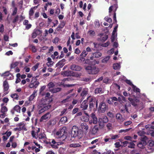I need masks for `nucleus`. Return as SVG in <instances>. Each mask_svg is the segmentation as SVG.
<instances>
[{"label": "nucleus", "mask_w": 154, "mask_h": 154, "mask_svg": "<svg viewBox=\"0 0 154 154\" xmlns=\"http://www.w3.org/2000/svg\"><path fill=\"white\" fill-rule=\"evenodd\" d=\"M120 66L118 63H115L113 64V68L115 70H117L120 69Z\"/></svg>", "instance_id": "nucleus-31"}, {"label": "nucleus", "mask_w": 154, "mask_h": 154, "mask_svg": "<svg viewBox=\"0 0 154 154\" xmlns=\"http://www.w3.org/2000/svg\"><path fill=\"white\" fill-rule=\"evenodd\" d=\"M40 106L43 107V108L41 109L40 111H39V114H40L43 112L47 109V108L45 107V104H42Z\"/></svg>", "instance_id": "nucleus-35"}, {"label": "nucleus", "mask_w": 154, "mask_h": 154, "mask_svg": "<svg viewBox=\"0 0 154 154\" xmlns=\"http://www.w3.org/2000/svg\"><path fill=\"white\" fill-rule=\"evenodd\" d=\"M66 60L65 59H63L62 60L59 61V62L56 64V66L59 68H61L65 65V62Z\"/></svg>", "instance_id": "nucleus-18"}, {"label": "nucleus", "mask_w": 154, "mask_h": 154, "mask_svg": "<svg viewBox=\"0 0 154 154\" xmlns=\"http://www.w3.org/2000/svg\"><path fill=\"white\" fill-rule=\"evenodd\" d=\"M88 100H85L84 101L82 102L80 105V108L82 109V110H85L88 107V103H87V101Z\"/></svg>", "instance_id": "nucleus-17"}, {"label": "nucleus", "mask_w": 154, "mask_h": 154, "mask_svg": "<svg viewBox=\"0 0 154 154\" xmlns=\"http://www.w3.org/2000/svg\"><path fill=\"white\" fill-rule=\"evenodd\" d=\"M146 143H147L139 142L138 144H137V146H138V147L141 149H143L144 148V146L146 145Z\"/></svg>", "instance_id": "nucleus-24"}, {"label": "nucleus", "mask_w": 154, "mask_h": 154, "mask_svg": "<svg viewBox=\"0 0 154 154\" xmlns=\"http://www.w3.org/2000/svg\"><path fill=\"white\" fill-rule=\"evenodd\" d=\"M86 116L83 117L82 118V121L85 122H87L89 121V116L88 114L87 113H85Z\"/></svg>", "instance_id": "nucleus-30"}, {"label": "nucleus", "mask_w": 154, "mask_h": 154, "mask_svg": "<svg viewBox=\"0 0 154 154\" xmlns=\"http://www.w3.org/2000/svg\"><path fill=\"white\" fill-rule=\"evenodd\" d=\"M102 91V88H97L95 90V94H97L100 93Z\"/></svg>", "instance_id": "nucleus-43"}, {"label": "nucleus", "mask_w": 154, "mask_h": 154, "mask_svg": "<svg viewBox=\"0 0 154 154\" xmlns=\"http://www.w3.org/2000/svg\"><path fill=\"white\" fill-rule=\"evenodd\" d=\"M80 61H81L82 62H83L85 61V64H88L89 65H91L94 64L95 65V64L97 63V61L96 60H94V61L92 62H91L89 60L87 59L86 60H85V58H84L83 57H82L80 58V60H79Z\"/></svg>", "instance_id": "nucleus-15"}, {"label": "nucleus", "mask_w": 154, "mask_h": 154, "mask_svg": "<svg viewBox=\"0 0 154 154\" xmlns=\"http://www.w3.org/2000/svg\"><path fill=\"white\" fill-rule=\"evenodd\" d=\"M122 144H123V146H126L127 144H129V142H128L127 141H125L122 142Z\"/></svg>", "instance_id": "nucleus-62"}, {"label": "nucleus", "mask_w": 154, "mask_h": 154, "mask_svg": "<svg viewBox=\"0 0 154 154\" xmlns=\"http://www.w3.org/2000/svg\"><path fill=\"white\" fill-rule=\"evenodd\" d=\"M116 118L118 120V121H119L121 122H122L124 121V119L122 117V115L120 113H117L116 114Z\"/></svg>", "instance_id": "nucleus-23"}, {"label": "nucleus", "mask_w": 154, "mask_h": 154, "mask_svg": "<svg viewBox=\"0 0 154 154\" xmlns=\"http://www.w3.org/2000/svg\"><path fill=\"white\" fill-rule=\"evenodd\" d=\"M10 97L16 100L18 99V95L16 94H11V95H10Z\"/></svg>", "instance_id": "nucleus-37"}, {"label": "nucleus", "mask_w": 154, "mask_h": 154, "mask_svg": "<svg viewBox=\"0 0 154 154\" xmlns=\"http://www.w3.org/2000/svg\"><path fill=\"white\" fill-rule=\"evenodd\" d=\"M116 32H114L113 31L112 32V35L111 37V42H112L114 41V39H115V37L114 36V35L115 34Z\"/></svg>", "instance_id": "nucleus-54"}, {"label": "nucleus", "mask_w": 154, "mask_h": 154, "mask_svg": "<svg viewBox=\"0 0 154 154\" xmlns=\"http://www.w3.org/2000/svg\"><path fill=\"white\" fill-rule=\"evenodd\" d=\"M116 3V0H114ZM118 8V5L117 4L115 3L113 5H111V6L109 7V9H108V12H109V16H110L112 15V13L113 12V20H114V23H116L117 21H116V13L115 12L116 11V9Z\"/></svg>", "instance_id": "nucleus-3"}, {"label": "nucleus", "mask_w": 154, "mask_h": 154, "mask_svg": "<svg viewBox=\"0 0 154 154\" xmlns=\"http://www.w3.org/2000/svg\"><path fill=\"white\" fill-rule=\"evenodd\" d=\"M83 131L81 129H79L76 126H74L72 128L71 136L72 137L80 139L83 136Z\"/></svg>", "instance_id": "nucleus-2"}, {"label": "nucleus", "mask_w": 154, "mask_h": 154, "mask_svg": "<svg viewBox=\"0 0 154 154\" xmlns=\"http://www.w3.org/2000/svg\"><path fill=\"white\" fill-rule=\"evenodd\" d=\"M3 87L4 94L3 96H5L8 93V89L9 86L7 80H5L3 82Z\"/></svg>", "instance_id": "nucleus-11"}, {"label": "nucleus", "mask_w": 154, "mask_h": 154, "mask_svg": "<svg viewBox=\"0 0 154 154\" xmlns=\"http://www.w3.org/2000/svg\"><path fill=\"white\" fill-rule=\"evenodd\" d=\"M104 127V125H95L93 128H92V130H91V132L92 134H96L98 131L100 129H102Z\"/></svg>", "instance_id": "nucleus-12"}, {"label": "nucleus", "mask_w": 154, "mask_h": 154, "mask_svg": "<svg viewBox=\"0 0 154 154\" xmlns=\"http://www.w3.org/2000/svg\"><path fill=\"white\" fill-rule=\"evenodd\" d=\"M46 143L51 146L53 149H57L58 148L57 146L59 145V143L57 142L54 139H49V141H46Z\"/></svg>", "instance_id": "nucleus-8"}, {"label": "nucleus", "mask_w": 154, "mask_h": 154, "mask_svg": "<svg viewBox=\"0 0 154 154\" xmlns=\"http://www.w3.org/2000/svg\"><path fill=\"white\" fill-rule=\"evenodd\" d=\"M18 18H19V17L18 15H17V16H15V17H14V19L13 20V23H16L18 20Z\"/></svg>", "instance_id": "nucleus-50"}, {"label": "nucleus", "mask_w": 154, "mask_h": 154, "mask_svg": "<svg viewBox=\"0 0 154 154\" xmlns=\"http://www.w3.org/2000/svg\"><path fill=\"white\" fill-rule=\"evenodd\" d=\"M66 128L65 127H63L61 129L59 130L56 132V137L60 139V140L63 141L66 138L67 136V132L66 131Z\"/></svg>", "instance_id": "nucleus-4"}, {"label": "nucleus", "mask_w": 154, "mask_h": 154, "mask_svg": "<svg viewBox=\"0 0 154 154\" xmlns=\"http://www.w3.org/2000/svg\"><path fill=\"white\" fill-rule=\"evenodd\" d=\"M93 45H94V48L96 49V50H98V49L99 48V44L97 43L94 42L93 43Z\"/></svg>", "instance_id": "nucleus-47"}, {"label": "nucleus", "mask_w": 154, "mask_h": 154, "mask_svg": "<svg viewBox=\"0 0 154 154\" xmlns=\"http://www.w3.org/2000/svg\"><path fill=\"white\" fill-rule=\"evenodd\" d=\"M51 116V114L49 112H48L41 117L40 119V122H42L44 120L49 119Z\"/></svg>", "instance_id": "nucleus-14"}, {"label": "nucleus", "mask_w": 154, "mask_h": 154, "mask_svg": "<svg viewBox=\"0 0 154 154\" xmlns=\"http://www.w3.org/2000/svg\"><path fill=\"white\" fill-rule=\"evenodd\" d=\"M34 11L33 10V8H31L30 9L29 11V17H31L33 15Z\"/></svg>", "instance_id": "nucleus-51"}, {"label": "nucleus", "mask_w": 154, "mask_h": 154, "mask_svg": "<svg viewBox=\"0 0 154 154\" xmlns=\"http://www.w3.org/2000/svg\"><path fill=\"white\" fill-rule=\"evenodd\" d=\"M80 127H81V128H82V130L83 131H84V133H86L87 132L88 127V126H87L86 123L83 122L82 123L81 125H80Z\"/></svg>", "instance_id": "nucleus-19"}, {"label": "nucleus", "mask_w": 154, "mask_h": 154, "mask_svg": "<svg viewBox=\"0 0 154 154\" xmlns=\"http://www.w3.org/2000/svg\"><path fill=\"white\" fill-rule=\"evenodd\" d=\"M38 137L40 139H44L45 140L46 137H45V134L43 133H41L38 136Z\"/></svg>", "instance_id": "nucleus-36"}, {"label": "nucleus", "mask_w": 154, "mask_h": 154, "mask_svg": "<svg viewBox=\"0 0 154 154\" xmlns=\"http://www.w3.org/2000/svg\"><path fill=\"white\" fill-rule=\"evenodd\" d=\"M19 64V62H15L14 63L11 64L10 65V68L12 69L13 68H15Z\"/></svg>", "instance_id": "nucleus-34"}, {"label": "nucleus", "mask_w": 154, "mask_h": 154, "mask_svg": "<svg viewBox=\"0 0 154 154\" xmlns=\"http://www.w3.org/2000/svg\"><path fill=\"white\" fill-rule=\"evenodd\" d=\"M147 137L146 136H144L141 138L140 141L139 142L147 143Z\"/></svg>", "instance_id": "nucleus-33"}, {"label": "nucleus", "mask_w": 154, "mask_h": 154, "mask_svg": "<svg viewBox=\"0 0 154 154\" xmlns=\"http://www.w3.org/2000/svg\"><path fill=\"white\" fill-rule=\"evenodd\" d=\"M70 68L72 71H79L82 69L81 66L75 64H73L70 66Z\"/></svg>", "instance_id": "nucleus-16"}, {"label": "nucleus", "mask_w": 154, "mask_h": 154, "mask_svg": "<svg viewBox=\"0 0 154 154\" xmlns=\"http://www.w3.org/2000/svg\"><path fill=\"white\" fill-rule=\"evenodd\" d=\"M85 69L88 73L89 74L95 75L99 72V69L94 65H91L85 66Z\"/></svg>", "instance_id": "nucleus-5"}, {"label": "nucleus", "mask_w": 154, "mask_h": 154, "mask_svg": "<svg viewBox=\"0 0 154 154\" xmlns=\"http://www.w3.org/2000/svg\"><path fill=\"white\" fill-rule=\"evenodd\" d=\"M87 100H88V102H89V109H90V110L91 111L93 110L94 111H95V109L94 108V103H95L96 104V108L97 109V107H98L97 100L95 101L94 98L92 97L91 96L87 97Z\"/></svg>", "instance_id": "nucleus-6"}, {"label": "nucleus", "mask_w": 154, "mask_h": 154, "mask_svg": "<svg viewBox=\"0 0 154 154\" xmlns=\"http://www.w3.org/2000/svg\"><path fill=\"white\" fill-rule=\"evenodd\" d=\"M72 73V72L71 71H66L63 72V75H64L67 76H70Z\"/></svg>", "instance_id": "nucleus-27"}, {"label": "nucleus", "mask_w": 154, "mask_h": 154, "mask_svg": "<svg viewBox=\"0 0 154 154\" xmlns=\"http://www.w3.org/2000/svg\"><path fill=\"white\" fill-rule=\"evenodd\" d=\"M99 112L104 113L108 109V105L105 103L102 102L100 103L98 109Z\"/></svg>", "instance_id": "nucleus-7"}, {"label": "nucleus", "mask_w": 154, "mask_h": 154, "mask_svg": "<svg viewBox=\"0 0 154 154\" xmlns=\"http://www.w3.org/2000/svg\"><path fill=\"white\" fill-rule=\"evenodd\" d=\"M132 88H133V89L134 92L138 93L140 92V90L138 88L136 87L135 86L133 85V86L132 87Z\"/></svg>", "instance_id": "nucleus-39"}, {"label": "nucleus", "mask_w": 154, "mask_h": 154, "mask_svg": "<svg viewBox=\"0 0 154 154\" xmlns=\"http://www.w3.org/2000/svg\"><path fill=\"white\" fill-rule=\"evenodd\" d=\"M110 43L109 42H107L104 44H102V46L105 47H108Z\"/></svg>", "instance_id": "nucleus-56"}, {"label": "nucleus", "mask_w": 154, "mask_h": 154, "mask_svg": "<svg viewBox=\"0 0 154 154\" xmlns=\"http://www.w3.org/2000/svg\"><path fill=\"white\" fill-rule=\"evenodd\" d=\"M69 98H70V96H68L67 97H66V98L63 100L61 102H62V103H66V102H69Z\"/></svg>", "instance_id": "nucleus-46"}, {"label": "nucleus", "mask_w": 154, "mask_h": 154, "mask_svg": "<svg viewBox=\"0 0 154 154\" xmlns=\"http://www.w3.org/2000/svg\"><path fill=\"white\" fill-rule=\"evenodd\" d=\"M55 86V85L52 82H50L48 84V87L49 89L53 88Z\"/></svg>", "instance_id": "nucleus-45"}, {"label": "nucleus", "mask_w": 154, "mask_h": 154, "mask_svg": "<svg viewBox=\"0 0 154 154\" xmlns=\"http://www.w3.org/2000/svg\"><path fill=\"white\" fill-rule=\"evenodd\" d=\"M92 57H95L96 58H98L102 56V54L99 52L98 50H97L95 52L92 53Z\"/></svg>", "instance_id": "nucleus-21"}, {"label": "nucleus", "mask_w": 154, "mask_h": 154, "mask_svg": "<svg viewBox=\"0 0 154 154\" xmlns=\"http://www.w3.org/2000/svg\"><path fill=\"white\" fill-rule=\"evenodd\" d=\"M88 91L87 89H83V90L82 91V93L80 94V96L82 97V99H84L85 97L88 94Z\"/></svg>", "instance_id": "nucleus-20"}, {"label": "nucleus", "mask_w": 154, "mask_h": 154, "mask_svg": "<svg viewBox=\"0 0 154 154\" xmlns=\"http://www.w3.org/2000/svg\"><path fill=\"white\" fill-rule=\"evenodd\" d=\"M90 118L91 119V120H88V123L90 124H91L93 123L96 124L97 123V118L95 116V113L92 112L90 115Z\"/></svg>", "instance_id": "nucleus-10"}, {"label": "nucleus", "mask_w": 154, "mask_h": 154, "mask_svg": "<svg viewBox=\"0 0 154 154\" xmlns=\"http://www.w3.org/2000/svg\"><path fill=\"white\" fill-rule=\"evenodd\" d=\"M67 121V117L66 116L63 117L61 118L60 121H59V122L62 124H64L66 123Z\"/></svg>", "instance_id": "nucleus-29"}, {"label": "nucleus", "mask_w": 154, "mask_h": 154, "mask_svg": "<svg viewBox=\"0 0 154 154\" xmlns=\"http://www.w3.org/2000/svg\"><path fill=\"white\" fill-rule=\"evenodd\" d=\"M119 137L118 135H112L111 138L112 140H115Z\"/></svg>", "instance_id": "nucleus-60"}, {"label": "nucleus", "mask_w": 154, "mask_h": 154, "mask_svg": "<svg viewBox=\"0 0 154 154\" xmlns=\"http://www.w3.org/2000/svg\"><path fill=\"white\" fill-rule=\"evenodd\" d=\"M128 147L131 149H134V144L133 142H129V144L128 146Z\"/></svg>", "instance_id": "nucleus-44"}, {"label": "nucleus", "mask_w": 154, "mask_h": 154, "mask_svg": "<svg viewBox=\"0 0 154 154\" xmlns=\"http://www.w3.org/2000/svg\"><path fill=\"white\" fill-rule=\"evenodd\" d=\"M128 100H129L131 103L128 101V102L125 103V107H130L131 106V105L134 107H136L140 106L142 105L143 103L140 101L138 98L135 96H131V97L128 98Z\"/></svg>", "instance_id": "nucleus-1"}, {"label": "nucleus", "mask_w": 154, "mask_h": 154, "mask_svg": "<svg viewBox=\"0 0 154 154\" xmlns=\"http://www.w3.org/2000/svg\"><path fill=\"white\" fill-rule=\"evenodd\" d=\"M35 97V93L34 92L32 94L29 96V101H32L33 100L34 98Z\"/></svg>", "instance_id": "nucleus-41"}, {"label": "nucleus", "mask_w": 154, "mask_h": 154, "mask_svg": "<svg viewBox=\"0 0 154 154\" xmlns=\"http://www.w3.org/2000/svg\"><path fill=\"white\" fill-rule=\"evenodd\" d=\"M38 77V76L36 77H33L32 78V80L31 82V83L29 84V86L30 88H36L38 86L39 83L37 81V79L36 78Z\"/></svg>", "instance_id": "nucleus-9"}, {"label": "nucleus", "mask_w": 154, "mask_h": 154, "mask_svg": "<svg viewBox=\"0 0 154 154\" xmlns=\"http://www.w3.org/2000/svg\"><path fill=\"white\" fill-rule=\"evenodd\" d=\"M108 122V119L105 116H104L101 118H100L99 119V121L97 122L99 123V125H103L104 123H106Z\"/></svg>", "instance_id": "nucleus-13"}, {"label": "nucleus", "mask_w": 154, "mask_h": 154, "mask_svg": "<svg viewBox=\"0 0 154 154\" xmlns=\"http://www.w3.org/2000/svg\"><path fill=\"white\" fill-rule=\"evenodd\" d=\"M65 25V22L62 21H61L59 26H58V27L57 28V30L58 31H59L60 30V29H62Z\"/></svg>", "instance_id": "nucleus-22"}, {"label": "nucleus", "mask_w": 154, "mask_h": 154, "mask_svg": "<svg viewBox=\"0 0 154 154\" xmlns=\"http://www.w3.org/2000/svg\"><path fill=\"white\" fill-rule=\"evenodd\" d=\"M112 124L111 123H108L106 125V127L108 130H110L112 128Z\"/></svg>", "instance_id": "nucleus-59"}, {"label": "nucleus", "mask_w": 154, "mask_h": 154, "mask_svg": "<svg viewBox=\"0 0 154 154\" xmlns=\"http://www.w3.org/2000/svg\"><path fill=\"white\" fill-rule=\"evenodd\" d=\"M20 107L18 105H17L14 107L13 109L11 110H14L16 111L17 112H20Z\"/></svg>", "instance_id": "nucleus-32"}, {"label": "nucleus", "mask_w": 154, "mask_h": 154, "mask_svg": "<svg viewBox=\"0 0 154 154\" xmlns=\"http://www.w3.org/2000/svg\"><path fill=\"white\" fill-rule=\"evenodd\" d=\"M124 138L125 140L130 141H131L132 140V137L129 136H125Z\"/></svg>", "instance_id": "nucleus-48"}, {"label": "nucleus", "mask_w": 154, "mask_h": 154, "mask_svg": "<svg viewBox=\"0 0 154 154\" xmlns=\"http://www.w3.org/2000/svg\"><path fill=\"white\" fill-rule=\"evenodd\" d=\"M38 66H39V63H37L36 65L33 66V67H32V70H33V71H35L37 68H38Z\"/></svg>", "instance_id": "nucleus-58"}, {"label": "nucleus", "mask_w": 154, "mask_h": 154, "mask_svg": "<svg viewBox=\"0 0 154 154\" xmlns=\"http://www.w3.org/2000/svg\"><path fill=\"white\" fill-rule=\"evenodd\" d=\"M2 101L4 103H7L8 101V99L6 97H4L3 100H2Z\"/></svg>", "instance_id": "nucleus-63"}, {"label": "nucleus", "mask_w": 154, "mask_h": 154, "mask_svg": "<svg viewBox=\"0 0 154 154\" xmlns=\"http://www.w3.org/2000/svg\"><path fill=\"white\" fill-rule=\"evenodd\" d=\"M125 82L127 83L128 85H130L133 86V85H134L132 84L131 82L130 81V80L128 79H126L125 80Z\"/></svg>", "instance_id": "nucleus-55"}, {"label": "nucleus", "mask_w": 154, "mask_h": 154, "mask_svg": "<svg viewBox=\"0 0 154 154\" xmlns=\"http://www.w3.org/2000/svg\"><path fill=\"white\" fill-rule=\"evenodd\" d=\"M110 59V57L109 56H107L104 59H102V62L103 63H106L108 62V60Z\"/></svg>", "instance_id": "nucleus-40"}, {"label": "nucleus", "mask_w": 154, "mask_h": 154, "mask_svg": "<svg viewBox=\"0 0 154 154\" xmlns=\"http://www.w3.org/2000/svg\"><path fill=\"white\" fill-rule=\"evenodd\" d=\"M7 108L6 106L1 107V112L2 113H4L7 112Z\"/></svg>", "instance_id": "nucleus-38"}, {"label": "nucleus", "mask_w": 154, "mask_h": 154, "mask_svg": "<svg viewBox=\"0 0 154 154\" xmlns=\"http://www.w3.org/2000/svg\"><path fill=\"white\" fill-rule=\"evenodd\" d=\"M88 52L86 51L85 50L83 51H82V52L81 54H80V56L82 57H86V56L87 55Z\"/></svg>", "instance_id": "nucleus-52"}, {"label": "nucleus", "mask_w": 154, "mask_h": 154, "mask_svg": "<svg viewBox=\"0 0 154 154\" xmlns=\"http://www.w3.org/2000/svg\"><path fill=\"white\" fill-rule=\"evenodd\" d=\"M105 19L106 21L108 23H111L112 22V19L109 17H105Z\"/></svg>", "instance_id": "nucleus-53"}, {"label": "nucleus", "mask_w": 154, "mask_h": 154, "mask_svg": "<svg viewBox=\"0 0 154 154\" xmlns=\"http://www.w3.org/2000/svg\"><path fill=\"white\" fill-rule=\"evenodd\" d=\"M47 61H48V62L47 63V66L48 67H51L53 65V62L51 61V58L49 57L47 58Z\"/></svg>", "instance_id": "nucleus-25"}, {"label": "nucleus", "mask_w": 154, "mask_h": 154, "mask_svg": "<svg viewBox=\"0 0 154 154\" xmlns=\"http://www.w3.org/2000/svg\"><path fill=\"white\" fill-rule=\"evenodd\" d=\"M131 122L130 121H127L125 122V126L130 125L131 124Z\"/></svg>", "instance_id": "nucleus-64"}, {"label": "nucleus", "mask_w": 154, "mask_h": 154, "mask_svg": "<svg viewBox=\"0 0 154 154\" xmlns=\"http://www.w3.org/2000/svg\"><path fill=\"white\" fill-rule=\"evenodd\" d=\"M61 88H57L54 89H49V90H50V91L53 93H56L57 92H59L61 91Z\"/></svg>", "instance_id": "nucleus-26"}, {"label": "nucleus", "mask_w": 154, "mask_h": 154, "mask_svg": "<svg viewBox=\"0 0 154 154\" xmlns=\"http://www.w3.org/2000/svg\"><path fill=\"white\" fill-rule=\"evenodd\" d=\"M107 116L111 118L114 117V114L110 112H108V113H107Z\"/></svg>", "instance_id": "nucleus-61"}, {"label": "nucleus", "mask_w": 154, "mask_h": 154, "mask_svg": "<svg viewBox=\"0 0 154 154\" xmlns=\"http://www.w3.org/2000/svg\"><path fill=\"white\" fill-rule=\"evenodd\" d=\"M81 145L79 143H72L69 145V147L73 148L79 147Z\"/></svg>", "instance_id": "nucleus-28"}, {"label": "nucleus", "mask_w": 154, "mask_h": 154, "mask_svg": "<svg viewBox=\"0 0 154 154\" xmlns=\"http://www.w3.org/2000/svg\"><path fill=\"white\" fill-rule=\"evenodd\" d=\"M31 46V51H32V52L34 53L36 52V49L35 46L32 45Z\"/></svg>", "instance_id": "nucleus-49"}, {"label": "nucleus", "mask_w": 154, "mask_h": 154, "mask_svg": "<svg viewBox=\"0 0 154 154\" xmlns=\"http://www.w3.org/2000/svg\"><path fill=\"white\" fill-rule=\"evenodd\" d=\"M108 38V35H106L104 37H102V38L101 41L102 42H104Z\"/></svg>", "instance_id": "nucleus-57"}, {"label": "nucleus", "mask_w": 154, "mask_h": 154, "mask_svg": "<svg viewBox=\"0 0 154 154\" xmlns=\"http://www.w3.org/2000/svg\"><path fill=\"white\" fill-rule=\"evenodd\" d=\"M40 32V31L39 30H37L35 32H33V33H32V38H34L36 37L38 32Z\"/></svg>", "instance_id": "nucleus-42"}]
</instances>
